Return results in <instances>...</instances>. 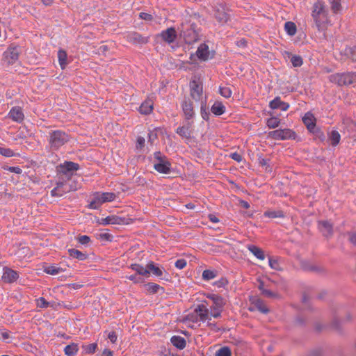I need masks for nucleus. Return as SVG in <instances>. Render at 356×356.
Instances as JSON below:
<instances>
[{"label":"nucleus","mask_w":356,"mask_h":356,"mask_svg":"<svg viewBox=\"0 0 356 356\" xmlns=\"http://www.w3.org/2000/svg\"><path fill=\"white\" fill-rule=\"evenodd\" d=\"M312 17L317 30L325 35V31L332 26V22L325 3L322 0H318L313 4Z\"/></svg>","instance_id":"f257e3e1"},{"label":"nucleus","mask_w":356,"mask_h":356,"mask_svg":"<svg viewBox=\"0 0 356 356\" xmlns=\"http://www.w3.org/2000/svg\"><path fill=\"white\" fill-rule=\"evenodd\" d=\"M70 139V136L60 130L52 131L49 133V143L51 148L58 149Z\"/></svg>","instance_id":"f03ea898"},{"label":"nucleus","mask_w":356,"mask_h":356,"mask_svg":"<svg viewBox=\"0 0 356 356\" xmlns=\"http://www.w3.org/2000/svg\"><path fill=\"white\" fill-rule=\"evenodd\" d=\"M181 36L188 44H193L199 39L198 33L194 23H182L181 25Z\"/></svg>","instance_id":"7ed1b4c3"},{"label":"nucleus","mask_w":356,"mask_h":356,"mask_svg":"<svg viewBox=\"0 0 356 356\" xmlns=\"http://www.w3.org/2000/svg\"><path fill=\"white\" fill-rule=\"evenodd\" d=\"M115 198L116 195L113 193H96L93 195L88 207L91 209H97L102 204L112 202Z\"/></svg>","instance_id":"20e7f679"},{"label":"nucleus","mask_w":356,"mask_h":356,"mask_svg":"<svg viewBox=\"0 0 356 356\" xmlns=\"http://www.w3.org/2000/svg\"><path fill=\"white\" fill-rule=\"evenodd\" d=\"M330 82L338 86H347L356 83V73H337L329 76Z\"/></svg>","instance_id":"39448f33"},{"label":"nucleus","mask_w":356,"mask_h":356,"mask_svg":"<svg viewBox=\"0 0 356 356\" xmlns=\"http://www.w3.org/2000/svg\"><path fill=\"white\" fill-rule=\"evenodd\" d=\"M187 321L197 323L198 321L205 322L210 320L209 309L207 304L202 302L198 305L194 310L193 314H190L186 317Z\"/></svg>","instance_id":"423d86ee"},{"label":"nucleus","mask_w":356,"mask_h":356,"mask_svg":"<svg viewBox=\"0 0 356 356\" xmlns=\"http://www.w3.org/2000/svg\"><path fill=\"white\" fill-rule=\"evenodd\" d=\"M77 188L78 187L75 183L70 184L66 182H58L56 186L51 190V195L52 197H61L67 193L76 191Z\"/></svg>","instance_id":"0eeeda50"},{"label":"nucleus","mask_w":356,"mask_h":356,"mask_svg":"<svg viewBox=\"0 0 356 356\" xmlns=\"http://www.w3.org/2000/svg\"><path fill=\"white\" fill-rule=\"evenodd\" d=\"M268 137L275 140L294 139L296 133L290 129H277L270 131Z\"/></svg>","instance_id":"6e6552de"},{"label":"nucleus","mask_w":356,"mask_h":356,"mask_svg":"<svg viewBox=\"0 0 356 356\" xmlns=\"http://www.w3.org/2000/svg\"><path fill=\"white\" fill-rule=\"evenodd\" d=\"M19 50L17 47L10 46L3 54V60L8 65H13L19 58Z\"/></svg>","instance_id":"1a4fd4ad"},{"label":"nucleus","mask_w":356,"mask_h":356,"mask_svg":"<svg viewBox=\"0 0 356 356\" xmlns=\"http://www.w3.org/2000/svg\"><path fill=\"white\" fill-rule=\"evenodd\" d=\"M78 169L79 164L72 161H65L57 167L58 172L67 177L72 176Z\"/></svg>","instance_id":"9d476101"},{"label":"nucleus","mask_w":356,"mask_h":356,"mask_svg":"<svg viewBox=\"0 0 356 356\" xmlns=\"http://www.w3.org/2000/svg\"><path fill=\"white\" fill-rule=\"evenodd\" d=\"M18 278L19 275L17 271L8 267L3 268V273L1 277V279L3 282L7 283H12L15 282Z\"/></svg>","instance_id":"9b49d317"},{"label":"nucleus","mask_w":356,"mask_h":356,"mask_svg":"<svg viewBox=\"0 0 356 356\" xmlns=\"http://www.w3.org/2000/svg\"><path fill=\"white\" fill-rule=\"evenodd\" d=\"M196 55L200 60L203 61L207 60L209 58H211L209 47L204 43L201 44L198 47L196 51Z\"/></svg>","instance_id":"f8f14e48"},{"label":"nucleus","mask_w":356,"mask_h":356,"mask_svg":"<svg viewBox=\"0 0 356 356\" xmlns=\"http://www.w3.org/2000/svg\"><path fill=\"white\" fill-rule=\"evenodd\" d=\"M8 118L17 122H22L24 120V115L22 108L19 106H15L11 108L8 115Z\"/></svg>","instance_id":"ddd939ff"},{"label":"nucleus","mask_w":356,"mask_h":356,"mask_svg":"<svg viewBox=\"0 0 356 356\" xmlns=\"http://www.w3.org/2000/svg\"><path fill=\"white\" fill-rule=\"evenodd\" d=\"M182 110L184 113L185 118L190 120L195 115L194 106L191 100H184L182 103Z\"/></svg>","instance_id":"4468645a"},{"label":"nucleus","mask_w":356,"mask_h":356,"mask_svg":"<svg viewBox=\"0 0 356 356\" xmlns=\"http://www.w3.org/2000/svg\"><path fill=\"white\" fill-rule=\"evenodd\" d=\"M225 305V301L224 298L217 301L215 304H213L211 306V316L214 318L220 317Z\"/></svg>","instance_id":"2eb2a0df"},{"label":"nucleus","mask_w":356,"mask_h":356,"mask_svg":"<svg viewBox=\"0 0 356 356\" xmlns=\"http://www.w3.org/2000/svg\"><path fill=\"white\" fill-rule=\"evenodd\" d=\"M302 121L309 131H314L316 127V119L312 113L309 112L305 113Z\"/></svg>","instance_id":"dca6fc26"},{"label":"nucleus","mask_w":356,"mask_h":356,"mask_svg":"<svg viewBox=\"0 0 356 356\" xmlns=\"http://www.w3.org/2000/svg\"><path fill=\"white\" fill-rule=\"evenodd\" d=\"M318 229L323 236L327 237L332 234V225L326 220L318 222Z\"/></svg>","instance_id":"f3484780"},{"label":"nucleus","mask_w":356,"mask_h":356,"mask_svg":"<svg viewBox=\"0 0 356 356\" xmlns=\"http://www.w3.org/2000/svg\"><path fill=\"white\" fill-rule=\"evenodd\" d=\"M161 36L163 40L168 43H171L175 41L177 37L176 31L174 28H168L161 33Z\"/></svg>","instance_id":"a211bd4d"},{"label":"nucleus","mask_w":356,"mask_h":356,"mask_svg":"<svg viewBox=\"0 0 356 356\" xmlns=\"http://www.w3.org/2000/svg\"><path fill=\"white\" fill-rule=\"evenodd\" d=\"M127 40L134 44H145L147 42V38L143 37L140 34L133 32L129 33L127 36Z\"/></svg>","instance_id":"6ab92c4d"},{"label":"nucleus","mask_w":356,"mask_h":356,"mask_svg":"<svg viewBox=\"0 0 356 356\" xmlns=\"http://www.w3.org/2000/svg\"><path fill=\"white\" fill-rule=\"evenodd\" d=\"M270 107L272 109H277L280 108L282 111H286L289 105L288 103H286L284 102H282L280 99V97H277L273 100H272L269 104Z\"/></svg>","instance_id":"aec40b11"},{"label":"nucleus","mask_w":356,"mask_h":356,"mask_svg":"<svg viewBox=\"0 0 356 356\" xmlns=\"http://www.w3.org/2000/svg\"><path fill=\"white\" fill-rule=\"evenodd\" d=\"M191 96L195 101L200 100L202 95V88L195 81L191 83Z\"/></svg>","instance_id":"412c9836"},{"label":"nucleus","mask_w":356,"mask_h":356,"mask_svg":"<svg viewBox=\"0 0 356 356\" xmlns=\"http://www.w3.org/2000/svg\"><path fill=\"white\" fill-rule=\"evenodd\" d=\"M153 110V102L151 99H147L142 103L139 108V112L144 115L149 114Z\"/></svg>","instance_id":"4be33fe9"},{"label":"nucleus","mask_w":356,"mask_h":356,"mask_svg":"<svg viewBox=\"0 0 356 356\" xmlns=\"http://www.w3.org/2000/svg\"><path fill=\"white\" fill-rule=\"evenodd\" d=\"M171 163L169 161L163 163H154V168L160 173L167 174L170 171Z\"/></svg>","instance_id":"5701e85b"},{"label":"nucleus","mask_w":356,"mask_h":356,"mask_svg":"<svg viewBox=\"0 0 356 356\" xmlns=\"http://www.w3.org/2000/svg\"><path fill=\"white\" fill-rule=\"evenodd\" d=\"M248 249L257 259H259L260 260H264L265 259L264 252L259 247L254 245H248Z\"/></svg>","instance_id":"b1692460"},{"label":"nucleus","mask_w":356,"mask_h":356,"mask_svg":"<svg viewBox=\"0 0 356 356\" xmlns=\"http://www.w3.org/2000/svg\"><path fill=\"white\" fill-rule=\"evenodd\" d=\"M78 351L79 347L75 343H71L64 348V353L67 356H76Z\"/></svg>","instance_id":"393cba45"},{"label":"nucleus","mask_w":356,"mask_h":356,"mask_svg":"<svg viewBox=\"0 0 356 356\" xmlns=\"http://www.w3.org/2000/svg\"><path fill=\"white\" fill-rule=\"evenodd\" d=\"M170 341L172 345L179 349H183L186 347V340L180 336H173Z\"/></svg>","instance_id":"a878e982"},{"label":"nucleus","mask_w":356,"mask_h":356,"mask_svg":"<svg viewBox=\"0 0 356 356\" xmlns=\"http://www.w3.org/2000/svg\"><path fill=\"white\" fill-rule=\"evenodd\" d=\"M67 55L66 51L63 49H59L58 51V59L62 70H64L67 65Z\"/></svg>","instance_id":"bb28decb"},{"label":"nucleus","mask_w":356,"mask_h":356,"mask_svg":"<svg viewBox=\"0 0 356 356\" xmlns=\"http://www.w3.org/2000/svg\"><path fill=\"white\" fill-rule=\"evenodd\" d=\"M130 268L135 270L138 275H143L145 277H149V272L146 267H143V266L137 264H131Z\"/></svg>","instance_id":"cd10ccee"},{"label":"nucleus","mask_w":356,"mask_h":356,"mask_svg":"<svg viewBox=\"0 0 356 356\" xmlns=\"http://www.w3.org/2000/svg\"><path fill=\"white\" fill-rule=\"evenodd\" d=\"M211 111L213 114L220 115L225 113V107L222 102H216L211 106Z\"/></svg>","instance_id":"c85d7f7f"},{"label":"nucleus","mask_w":356,"mask_h":356,"mask_svg":"<svg viewBox=\"0 0 356 356\" xmlns=\"http://www.w3.org/2000/svg\"><path fill=\"white\" fill-rule=\"evenodd\" d=\"M44 272L46 273L47 274L56 275L64 272V270L62 268L58 267L57 266L49 265L44 268Z\"/></svg>","instance_id":"c756f323"},{"label":"nucleus","mask_w":356,"mask_h":356,"mask_svg":"<svg viewBox=\"0 0 356 356\" xmlns=\"http://www.w3.org/2000/svg\"><path fill=\"white\" fill-rule=\"evenodd\" d=\"M68 252L70 257L79 260L83 261L87 258V255L76 249H69Z\"/></svg>","instance_id":"7c9ffc66"},{"label":"nucleus","mask_w":356,"mask_h":356,"mask_svg":"<svg viewBox=\"0 0 356 356\" xmlns=\"http://www.w3.org/2000/svg\"><path fill=\"white\" fill-rule=\"evenodd\" d=\"M264 216L270 218H284V215L281 210H269L264 213Z\"/></svg>","instance_id":"2f4dec72"},{"label":"nucleus","mask_w":356,"mask_h":356,"mask_svg":"<svg viewBox=\"0 0 356 356\" xmlns=\"http://www.w3.org/2000/svg\"><path fill=\"white\" fill-rule=\"evenodd\" d=\"M177 133L181 137L184 138H190L191 136V131L189 125L178 127Z\"/></svg>","instance_id":"473e14b6"},{"label":"nucleus","mask_w":356,"mask_h":356,"mask_svg":"<svg viewBox=\"0 0 356 356\" xmlns=\"http://www.w3.org/2000/svg\"><path fill=\"white\" fill-rule=\"evenodd\" d=\"M147 268L149 272L152 271V273L156 276H161L163 275V270L159 267L155 266L152 261L149 262L147 264Z\"/></svg>","instance_id":"72a5a7b5"},{"label":"nucleus","mask_w":356,"mask_h":356,"mask_svg":"<svg viewBox=\"0 0 356 356\" xmlns=\"http://www.w3.org/2000/svg\"><path fill=\"white\" fill-rule=\"evenodd\" d=\"M284 29L288 35L293 36L296 33V25L292 22H287L284 24Z\"/></svg>","instance_id":"f704fd0d"},{"label":"nucleus","mask_w":356,"mask_h":356,"mask_svg":"<svg viewBox=\"0 0 356 356\" xmlns=\"http://www.w3.org/2000/svg\"><path fill=\"white\" fill-rule=\"evenodd\" d=\"M331 10L334 13H338L341 10V0H329Z\"/></svg>","instance_id":"c9c22d12"},{"label":"nucleus","mask_w":356,"mask_h":356,"mask_svg":"<svg viewBox=\"0 0 356 356\" xmlns=\"http://www.w3.org/2000/svg\"><path fill=\"white\" fill-rule=\"evenodd\" d=\"M256 308L263 314H267L269 310L268 307L264 305L263 301L260 299H256L253 302Z\"/></svg>","instance_id":"e433bc0d"},{"label":"nucleus","mask_w":356,"mask_h":356,"mask_svg":"<svg viewBox=\"0 0 356 356\" xmlns=\"http://www.w3.org/2000/svg\"><path fill=\"white\" fill-rule=\"evenodd\" d=\"M97 348V343H92L90 344H85L82 346V349L84 353L86 354H92L94 353Z\"/></svg>","instance_id":"4c0bfd02"},{"label":"nucleus","mask_w":356,"mask_h":356,"mask_svg":"<svg viewBox=\"0 0 356 356\" xmlns=\"http://www.w3.org/2000/svg\"><path fill=\"white\" fill-rule=\"evenodd\" d=\"M99 223L103 225L117 224L118 223V218L115 216H107L106 218H102Z\"/></svg>","instance_id":"58836bf2"},{"label":"nucleus","mask_w":356,"mask_h":356,"mask_svg":"<svg viewBox=\"0 0 356 356\" xmlns=\"http://www.w3.org/2000/svg\"><path fill=\"white\" fill-rule=\"evenodd\" d=\"M268 263H269L270 267L272 269H274L276 270H282V267L280 266L278 259L269 257H268Z\"/></svg>","instance_id":"ea45409f"},{"label":"nucleus","mask_w":356,"mask_h":356,"mask_svg":"<svg viewBox=\"0 0 356 356\" xmlns=\"http://www.w3.org/2000/svg\"><path fill=\"white\" fill-rule=\"evenodd\" d=\"M341 136L339 133L337 131H332L330 136V140L331 142V144L333 146H336L338 145L340 142Z\"/></svg>","instance_id":"a19ab883"},{"label":"nucleus","mask_w":356,"mask_h":356,"mask_svg":"<svg viewBox=\"0 0 356 356\" xmlns=\"http://www.w3.org/2000/svg\"><path fill=\"white\" fill-rule=\"evenodd\" d=\"M145 287L147 291L152 293H157L159 289L163 290V287L160 286L159 284L152 282L147 284Z\"/></svg>","instance_id":"79ce46f5"},{"label":"nucleus","mask_w":356,"mask_h":356,"mask_svg":"<svg viewBox=\"0 0 356 356\" xmlns=\"http://www.w3.org/2000/svg\"><path fill=\"white\" fill-rule=\"evenodd\" d=\"M216 18L220 23H225L229 19V15L223 10H218L216 13Z\"/></svg>","instance_id":"37998d69"},{"label":"nucleus","mask_w":356,"mask_h":356,"mask_svg":"<svg viewBox=\"0 0 356 356\" xmlns=\"http://www.w3.org/2000/svg\"><path fill=\"white\" fill-rule=\"evenodd\" d=\"M219 92L222 97L225 98H229L232 95L231 89L227 86H220Z\"/></svg>","instance_id":"c03bdc74"},{"label":"nucleus","mask_w":356,"mask_h":356,"mask_svg":"<svg viewBox=\"0 0 356 356\" xmlns=\"http://www.w3.org/2000/svg\"><path fill=\"white\" fill-rule=\"evenodd\" d=\"M280 121L277 118H270L267 120V126L270 129H275L280 125Z\"/></svg>","instance_id":"a18cd8bd"},{"label":"nucleus","mask_w":356,"mask_h":356,"mask_svg":"<svg viewBox=\"0 0 356 356\" xmlns=\"http://www.w3.org/2000/svg\"><path fill=\"white\" fill-rule=\"evenodd\" d=\"M216 277V273L211 270H205L202 273V278L204 280H211Z\"/></svg>","instance_id":"49530a36"},{"label":"nucleus","mask_w":356,"mask_h":356,"mask_svg":"<svg viewBox=\"0 0 356 356\" xmlns=\"http://www.w3.org/2000/svg\"><path fill=\"white\" fill-rule=\"evenodd\" d=\"M216 356H232L231 350L227 346L222 347L216 351Z\"/></svg>","instance_id":"de8ad7c7"},{"label":"nucleus","mask_w":356,"mask_h":356,"mask_svg":"<svg viewBox=\"0 0 356 356\" xmlns=\"http://www.w3.org/2000/svg\"><path fill=\"white\" fill-rule=\"evenodd\" d=\"M291 62L293 67H300L303 63V60L301 56L296 55L291 56Z\"/></svg>","instance_id":"09e8293b"},{"label":"nucleus","mask_w":356,"mask_h":356,"mask_svg":"<svg viewBox=\"0 0 356 356\" xmlns=\"http://www.w3.org/2000/svg\"><path fill=\"white\" fill-rule=\"evenodd\" d=\"M154 159L156 160L154 163H163L168 161L166 156L163 155L160 152H156L154 153Z\"/></svg>","instance_id":"8fccbe9b"},{"label":"nucleus","mask_w":356,"mask_h":356,"mask_svg":"<svg viewBox=\"0 0 356 356\" xmlns=\"http://www.w3.org/2000/svg\"><path fill=\"white\" fill-rule=\"evenodd\" d=\"M0 154L6 157H12L15 155L11 149L2 147H0Z\"/></svg>","instance_id":"3c124183"},{"label":"nucleus","mask_w":356,"mask_h":356,"mask_svg":"<svg viewBox=\"0 0 356 356\" xmlns=\"http://www.w3.org/2000/svg\"><path fill=\"white\" fill-rule=\"evenodd\" d=\"M261 293L263 296L267 298H277L278 296V295L276 293L273 292L270 290H268L266 288L262 291Z\"/></svg>","instance_id":"603ef678"},{"label":"nucleus","mask_w":356,"mask_h":356,"mask_svg":"<svg viewBox=\"0 0 356 356\" xmlns=\"http://www.w3.org/2000/svg\"><path fill=\"white\" fill-rule=\"evenodd\" d=\"M77 241L79 243L82 245H86L90 241V238L89 236L86 235L80 236L77 238Z\"/></svg>","instance_id":"864d4df0"},{"label":"nucleus","mask_w":356,"mask_h":356,"mask_svg":"<svg viewBox=\"0 0 356 356\" xmlns=\"http://www.w3.org/2000/svg\"><path fill=\"white\" fill-rule=\"evenodd\" d=\"M37 305L42 308H45L49 306V302L43 297H40L37 300Z\"/></svg>","instance_id":"5fc2aeb1"},{"label":"nucleus","mask_w":356,"mask_h":356,"mask_svg":"<svg viewBox=\"0 0 356 356\" xmlns=\"http://www.w3.org/2000/svg\"><path fill=\"white\" fill-rule=\"evenodd\" d=\"M186 261L184 259H178L175 262V266L179 269H183L186 266Z\"/></svg>","instance_id":"6e6d98bb"},{"label":"nucleus","mask_w":356,"mask_h":356,"mask_svg":"<svg viewBox=\"0 0 356 356\" xmlns=\"http://www.w3.org/2000/svg\"><path fill=\"white\" fill-rule=\"evenodd\" d=\"M108 338L111 343H115L117 341L118 336L115 332H111L108 334Z\"/></svg>","instance_id":"4d7b16f0"},{"label":"nucleus","mask_w":356,"mask_h":356,"mask_svg":"<svg viewBox=\"0 0 356 356\" xmlns=\"http://www.w3.org/2000/svg\"><path fill=\"white\" fill-rule=\"evenodd\" d=\"M139 17L140 19L147 21H151L153 19L152 16L150 14L146 13H140Z\"/></svg>","instance_id":"13d9d810"},{"label":"nucleus","mask_w":356,"mask_h":356,"mask_svg":"<svg viewBox=\"0 0 356 356\" xmlns=\"http://www.w3.org/2000/svg\"><path fill=\"white\" fill-rule=\"evenodd\" d=\"M230 157L237 162L242 161V156L237 152H234L230 154Z\"/></svg>","instance_id":"bf43d9fd"},{"label":"nucleus","mask_w":356,"mask_h":356,"mask_svg":"<svg viewBox=\"0 0 356 356\" xmlns=\"http://www.w3.org/2000/svg\"><path fill=\"white\" fill-rule=\"evenodd\" d=\"M145 140L143 137H138L137 138V147H143L145 145Z\"/></svg>","instance_id":"052dcab7"},{"label":"nucleus","mask_w":356,"mask_h":356,"mask_svg":"<svg viewBox=\"0 0 356 356\" xmlns=\"http://www.w3.org/2000/svg\"><path fill=\"white\" fill-rule=\"evenodd\" d=\"M8 170L11 172H14V173H16V174H20L22 173V169L19 167H9L8 168Z\"/></svg>","instance_id":"680f3d73"},{"label":"nucleus","mask_w":356,"mask_h":356,"mask_svg":"<svg viewBox=\"0 0 356 356\" xmlns=\"http://www.w3.org/2000/svg\"><path fill=\"white\" fill-rule=\"evenodd\" d=\"M127 278L129 280L134 281L135 283H139L142 282V280L140 278L137 277L136 275L127 276Z\"/></svg>","instance_id":"e2e57ef3"},{"label":"nucleus","mask_w":356,"mask_h":356,"mask_svg":"<svg viewBox=\"0 0 356 356\" xmlns=\"http://www.w3.org/2000/svg\"><path fill=\"white\" fill-rule=\"evenodd\" d=\"M107 51H108V47L104 44L101 45L98 49L99 54H105Z\"/></svg>","instance_id":"0e129e2a"},{"label":"nucleus","mask_w":356,"mask_h":356,"mask_svg":"<svg viewBox=\"0 0 356 356\" xmlns=\"http://www.w3.org/2000/svg\"><path fill=\"white\" fill-rule=\"evenodd\" d=\"M349 240L352 244L356 245V232L350 234Z\"/></svg>","instance_id":"69168bd1"},{"label":"nucleus","mask_w":356,"mask_h":356,"mask_svg":"<svg viewBox=\"0 0 356 356\" xmlns=\"http://www.w3.org/2000/svg\"><path fill=\"white\" fill-rule=\"evenodd\" d=\"M102 356H113V353L108 349H104L102 352Z\"/></svg>","instance_id":"338daca9"},{"label":"nucleus","mask_w":356,"mask_h":356,"mask_svg":"<svg viewBox=\"0 0 356 356\" xmlns=\"http://www.w3.org/2000/svg\"><path fill=\"white\" fill-rule=\"evenodd\" d=\"M209 218L212 222L216 223L219 222L218 218L213 214L209 215Z\"/></svg>","instance_id":"774afa93"}]
</instances>
